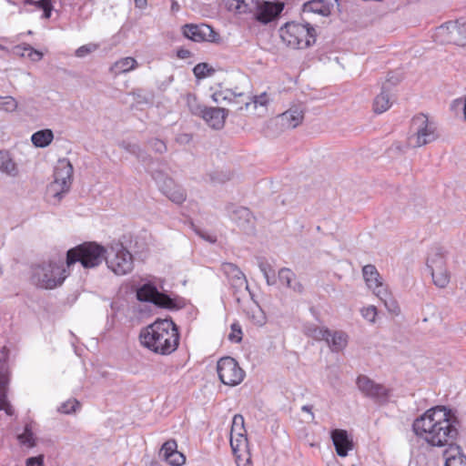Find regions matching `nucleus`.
<instances>
[{
    "mask_svg": "<svg viewBox=\"0 0 466 466\" xmlns=\"http://www.w3.org/2000/svg\"><path fill=\"white\" fill-rule=\"evenodd\" d=\"M457 417L445 406L427 410L413 421L415 435L431 447L449 448L459 435Z\"/></svg>",
    "mask_w": 466,
    "mask_h": 466,
    "instance_id": "obj_1",
    "label": "nucleus"
},
{
    "mask_svg": "<svg viewBox=\"0 0 466 466\" xmlns=\"http://www.w3.org/2000/svg\"><path fill=\"white\" fill-rule=\"evenodd\" d=\"M141 344L154 353L169 355L179 345V331L171 319H157L140 333Z\"/></svg>",
    "mask_w": 466,
    "mask_h": 466,
    "instance_id": "obj_2",
    "label": "nucleus"
},
{
    "mask_svg": "<svg viewBox=\"0 0 466 466\" xmlns=\"http://www.w3.org/2000/svg\"><path fill=\"white\" fill-rule=\"evenodd\" d=\"M279 33L282 43L291 49H305L316 42V30L309 24L288 22Z\"/></svg>",
    "mask_w": 466,
    "mask_h": 466,
    "instance_id": "obj_3",
    "label": "nucleus"
},
{
    "mask_svg": "<svg viewBox=\"0 0 466 466\" xmlns=\"http://www.w3.org/2000/svg\"><path fill=\"white\" fill-rule=\"evenodd\" d=\"M106 248L96 242H85L66 253V264L70 268L76 263H80L85 268H92L99 266L106 258Z\"/></svg>",
    "mask_w": 466,
    "mask_h": 466,
    "instance_id": "obj_4",
    "label": "nucleus"
},
{
    "mask_svg": "<svg viewBox=\"0 0 466 466\" xmlns=\"http://www.w3.org/2000/svg\"><path fill=\"white\" fill-rule=\"evenodd\" d=\"M66 264L63 261H50L35 270L36 285L42 289H52L60 286L69 275Z\"/></svg>",
    "mask_w": 466,
    "mask_h": 466,
    "instance_id": "obj_5",
    "label": "nucleus"
},
{
    "mask_svg": "<svg viewBox=\"0 0 466 466\" xmlns=\"http://www.w3.org/2000/svg\"><path fill=\"white\" fill-rule=\"evenodd\" d=\"M435 126L424 114H418L411 119L410 130L413 134L409 137V143L413 147L424 146L436 138Z\"/></svg>",
    "mask_w": 466,
    "mask_h": 466,
    "instance_id": "obj_6",
    "label": "nucleus"
},
{
    "mask_svg": "<svg viewBox=\"0 0 466 466\" xmlns=\"http://www.w3.org/2000/svg\"><path fill=\"white\" fill-rule=\"evenodd\" d=\"M108 268L116 275H126L133 269V257L131 253L120 243L110 247L107 257L105 258Z\"/></svg>",
    "mask_w": 466,
    "mask_h": 466,
    "instance_id": "obj_7",
    "label": "nucleus"
},
{
    "mask_svg": "<svg viewBox=\"0 0 466 466\" xmlns=\"http://www.w3.org/2000/svg\"><path fill=\"white\" fill-rule=\"evenodd\" d=\"M217 372L220 381L228 386L240 384L245 377L244 370L231 357H223L218 361Z\"/></svg>",
    "mask_w": 466,
    "mask_h": 466,
    "instance_id": "obj_8",
    "label": "nucleus"
},
{
    "mask_svg": "<svg viewBox=\"0 0 466 466\" xmlns=\"http://www.w3.org/2000/svg\"><path fill=\"white\" fill-rule=\"evenodd\" d=\"M73 167L69 161H59L54 173V181L48 187V192L55 198L67 192L72 184Z\"/></svg>",
    "mask_w": 466,
    "mask_h": 466,
    "instance_id": "obj_9",
    "label": "nucleus"
},
{
    "mask_svg": "<svg viewBox=\"0 0 466 466\" xmlns=\"http://www.w3.org/2000/svg\"><path fill=\"white\" fill-rule=\"evenodd\" d=\"M442 42L466 46V23L449 22L441 25L436 33Z\"/></svg>",
    "mask_w": 466,
    "mask_h": 466,
    "instance_id": "obj_10",
    "label": "nucleus"
},
{
    "mask_svg": "<svg viewBox=\"0 0 466 466\" xmlns=\"http://www.w3.org/2000/svg\"><path fill=\"white\" fill-rule=\"evenodd\" d=\"M183 35L194 42L218 43L220 35L213 27L207 24H189L183 27Z\"/></svg>",
    "mask_w": 466,
    "mask_h": 466,
    "instance_id": "obj_11",
    "label": "nucleus"
},
{
    "mask_svg": "<svg viewBox=\"0 0 466 466\" xmlns=\"http://www.w3.org/2000/svg\"><path fill=\"white\" fill-rule=\"evenodd\" d=\"M428 266L431 269L434 284L439 288H444L450 282V275L445 268V262L441 253L435 252L428 258Z\"/></svg>",
    "mask_w": 466,
    "mask_h": 466,
    "instance_id": "obj_12",
    "label": "nucleus"
},
{
    "mask_svg": "<svg viewBox=\"0 0 466 466\" xmlns=\"http://www.w3.org/2000/svg\"><path fill=\"white\" fill-rule=\"evenodd\" d=\"M359 390L367 397H370L377 401H386L389 396V390L382 384L375 383L369 377L360 375L357 379Z\"/></svg>",
    "mask_w": 466,
    "mask_h": 466,
    "instance_id": "obj_13",
    "label": "nucleus"
},
{
    "mask_svg": "<svg viewBox=\"0 0 466 466\" xmlns=\"http://www.w3.org/2000/svg\"><path fill=\"white\" fill-rule=\"evenodd\" d=\"M195 115L201 116L212 128L220 129L225 125L227 111L219 107L197 106L192 110Z\"/></svg>",
    "mask_w": 466,
    "mask_h": 466,
    "instance_id": "obj_14",
    "label": "nucleus"
},
{
    "mask_svg": "<svg viewBox=\"0 0 466 466\" xmlns=\"http://www.w3.org/2000/svg\"><path fill=\"white\" fill-rule=\"evenodd\" d=\"M10 380V372L5 360H0V411L7 416L15 414V409L7 399V390Z\"/></svg>",
    "mask_w": 466,
    "mask_h": 466,
    "instance_id": "obj_15",
    "label": "nucleus"
},
{
    "mask_svg": "<svg viewBox=\"0 0 466 466\" xmlns=\"http://www.w3.org/2000/svg\"><path fill=\"white\" fill-rule=\"evenodd\" d=\"M282 10L281 3L263 2L258 5L255 17L258 22L267 24L275 19Z\"/></svg>",
    "mask_w": 466,
    "mask_h": 466,
    "instance_id": "obj_16",
    "label": "nucleus"
},
{
    "mask_svg": "<svg viewBox=\"0 0 466 466\" xmlns=\"http://www.w3.org/2000/svg\"><path fill=\"white\" fill-rule=\"evenodd\" d=\"M331 439L335 446L336 452L340 457H346L350 451L353 449V441L350 439L344 430H334L331 432Z\"/></svg>",
    "mask_w": 466,
    "mask_h": 466,
    "instance_id": "obj_17",
    "label": "nucleus"
},
{
    "mask_svg": "<svg viewBox=\"0 0 466 466\" xmlns=\"http://www.w3.org/2000/svg\"><path fill=\"white\" fill-rule=\"evenodd\" d=\"M319 339L328 342L333 351L342 350L348 344V336L342 331L330 332L329 329H319Z\"/></svg>",
    "mask_w": 466,
    "mask_h": 466,
    "instance_id": "obj_18",
    "label": "nucleus"
},
{
    "mask_svg": "<svg viewBox=\"0 0 466 466\" xmlns=\"http://www.w3.org/2000/svg\"><path fill=\"white\" fill-rule=\"evenodd\" d=\"M304 117L303 111L293 106L278 116L279 124L285 128H295L301 124Z\"/></svg>",
    "mask_w": 466,
    "mask_h": 466,
    "instance_id": "obj_19",
    "label": "nucleus"
},
{
    "mask_svg": "<svg viewBox=\"0 0 466 466\" xmlns=\"http://www.w3.org/2000/svg\"><path fill=\"white\" fill-rule=\"evenodd\" d=\"M363 278L367 286L373 290L375 295L378 291L383 290L386 287L383 285L380 273L373 265H366L362 268Z\"/></svg>",
    "mask_w": 466,
    "mask_h": 466,
    "instance_id": "obj_20",
    "label": "nucleus"
},
{
    "mask_svg": "<svg viewBox=\"0 0 466 466\" xmlns=\"http://www.w3.org/2000/svg\"><path fill=\"white\" fill-rule=\"evenodd\" d=\"M248 443L244 426V417L237 414L233 417L230 431V445Z\"/></svg>",
    "mask_w": 466,
    "mask_h": 466,
    "instance_id": "obj_21",
    "label": "nucleus"
},
{
    "mask_svg": "<svg viewBox=\"0 0 466 466\" xmlns=\"http://www.w3.org/2000/svg\"><path fill=\"white\" fill-rule=\"evenodd\" d=\"M222 271L227 276L233 287L242 288L247 286V279L244 273L233 263H223Z\"/></svg>",
    "mask_w": 466,
    "mask_h": 466,
    "instance_id": "obj_22",
    "label": "nucleus"
},
{
    "mask_svg": "<svg viewBox=\"0 0 466 466\" xmlns=\"http://www.w3.org/2000/svg\"><path fill=\"white\" fill-rule=\"evenodd\" d=\"M445 466H466V456L460 446L450 445L443 452Z\"/></svg>",
    "mask_w": 466,
    "mask_h": 466,
    "instance_id": "obj_23",
    "label": "nucleus"
},
{
    "mask_svg": "<svg viewBox=\"0 0 466 466\" xmlns=\"http://www.w3.org/2000/svg\"><path fill=\"white\" fill-rule=\"evenodd\" d=\"M235 100L237 103H240L241 105L239 106L236 107V110H243L248 109L249 106H252L253 108H257L258 105L265 106H267L268 102V95L266 93L261 94L260 96H254L252 99H250L249 96H245L243 94H239L238 96H235Z\"/></svg>",
    "mask_w": 466,
    "mask_h": 466,
    "instance_id": "obj_24",
    "label": "nucleus"
},
{
    "mask_svg": "<svg viewBox=\"0 0 466 466\" xmlns=\"http://www.w3.org/2000/svg\"><path fill=\"white\" fill-rule=\"evenodd\" d=\"M237 466H252L248 443L230 445Z\"/></svg>",
    "mask_w": 466,
    "mask_h": 466,
    "instance_id": "obj_25",
    "label": "nucleus"
},
{
    "mask_svg": "<svg viewBox=\"0 0 466 466\" xmlns=\"http://www.w3.org/2000/svg\"><path fill=\"white\" fill-rule=\"evenodd\" d=\"M331 5L326 0H310L303 5L304 13H313L327 16L330 14Z\"/></svg>",
    "mask_w": 466,
    "mask_h": 466,
    "instance_id": "obj_26",
    "label": "nucleus"
},
{
    "mask_svg": "<svg viewBox=\"0 0 466 466\" xmlns=\"http://www.w3.org/2000/svg\"><path fill=\"white\" fill-rule=\"evenodd\" d=\"M247 318L255 325L261 327L267 321V317L263 309L256 303L250 304L246 309Z\"/></svg>",
    "mask_w": 466,
    "mask_h": 466,
    "instance_id": "obj_27",
    "label": "nucleus"
},
{
    "mask_svg": "<svg viewBox=\"0 0 466 466\" xmlns=\"http://www.w3.org/2000/svg\"><path fill=\"white\" fill-rule=\"evenodd\" d=\"M279 280L281 284L286 285L288 288L292 289L294 291L301 293L303 291V286L301 283H295L292 285V281L295 279V274L289 268H283L279 271Z\"/></svg>",
    "mask_w": 466,
    "mask_h": 466,
    "instance_id": "obj_28",
    "label": "nucleus"
},
{
    "mask_svg": "<svg viewBox=\"0 0 466 466\" xmlns=\"http://www.w3.org/2000/svg\"><path fill=\"white\" fill-rule=\"evenodd\" d=\"M54 139L51 129L39 130L32 135L31 141L36 147H47Z\"/></svg>",
    "mask_w": 466,
    "mask_h": 466,
    "instance_id": "obj_29",
    "label": "nucleus"
},
{
    "mask_svg": "<svg viewBox=\"0 0 466 466\" xmlns=\"http://www.w3.org/2000/svg\"><path fill=\"white\" fill-rule=\"evenodd\" d=\"M137 66V60L133 57L127 56L116 61L111 67V70L116 75H120L135 69Z\"/></svg>",
    "mask_w": 466,
    "mask_h": 466,
    "instance_id": "obj_30",
    "label": "nucleus"
},
{
    "mask_svg": "<svg viewBox=\"0 0 466 466\" xmlns=\"http://www.w3.org/2000/svg\"><path fill=\"white\" fill-rule=\"evenodd\" d=\"M0 170L10 176L17 174L16 164L11 158L8 151L0 150Z\"/></svg>",
    "mask_w": 466,
    "mask_h": 466,
    "instance_id": "obj_31",
    "label": "nucleus"
},
{
    "mask_svg": "<svg viewBox=\"0 0 466 466\" xmlns=\"http://www.w3.org/2000/svg\"><path fill=\"white\" fill-rule=\"evenodd\" d=\"M390 106L391 103L390 101L389 94L383 88L380 94H379L373 101V110L375 113L381 114L387 111Z\"/></svg>",
    "mask_w": 466,
    "mask_h": 466,
    "instance_id": "obj_32",
    "label": "nucleus"
},
{
    "mask_svg": "<svg viewBox=\"0 0 466 466\" xmlns=\"http://www.w3.org/2000/svg\"><path fill=\"white\" fill-rule=\"evenodd\" d=\"M14 53L21 56H27L34 61H38L43 56L41 52L25 44L15 46Z\"/></svg>",
    "mask_w": 466,
    "mask_h": 466,
    "instance_id": "obj_33",
    "label": "nucleus"
},
{
    "mask_svg": "<svg viewBox=\"0 0 466 466\" xmlns=\"http://www.w3.org/2000/svg\"><path fill=\"white\" fill-rule=\"evenodd\" d=\"M376 296L384 302L385 307L390 312L394 314H398L400 312V308L397 302L391 298V295L388 291L387 288L383 290L378 291Z\"/></svg>",
    "mask_w": 466,
    "mask_h": 466,
    "instance_id": "obj_34",
    "label": "nucleus"
},
{
    "mask_svg": "<svg viewBox=\"0 0 466 466\" xmlns=\"http://www.w3.org/2000/svg\"><path fill=\"white\" fill-rule=\"evenodd\" d=\"M157 289L150 284H145L137 291V299L140 301L153 302Z\"/></svg>",
    "mask_w": 466,
    "mask_h": 466,
    "instance_id": "obj_35",
    "label": "nucleus"
},
{
    "mask_svg": "<svg viewBox=\"0 0 466 466\" xmlns=\"http://www.w3.org/2000/svg\"><path fill=\"white\" fill-rule=\"evenodd\" d=\"M228 10L235 12L237 14L247 13L248 5L246 0H224Z\"/></svg>",
    "mask_w": 466,
    "mask_h": 466,
    "instance_id": "obj_36",
    "label": "nucleus"
},
{
    "mask_svg": "<svg viewBox=\"0 0 466 466\" xmlns=\"http://www.w3.org/2000/svg\"><path fill=\"white\" fill-rule=\"evenodd\" d=\"M152 303L165 309H173L175 307L174 300L167 295L161 293L158 290L157 291Z\"/></svg>",
    "mask_w": 466,
    "mask_h": 466,
    "instance_id": "obj_37",
    "label": "nucleus"
},
{
    "mask_svg": "<svg viewBox=\"0 0 466 466\" xmlns=\"http://www.w3.org/2000/svg\"><path fill=\"white\" fill-rule=\"evenodd\" d=\"M166 194L171 201L177 204L184 202L186 199L185 192L179 187L168 188L166 190Z\"/></svg>",
    "mask_w": 466,
    "mask_h": 466,
    "instance_id": "obj_38",
    "label": "nucleus"
},
{
    "mask_svg": "<svg viewBox=\"0 0 466 466\" xmlns=\"http://www.w3.org/2000/svg\"><path fill=\"white\" fill-rule=\"evenodd\" d=\"M164 460L172 466H181L186 462L185 455L177 450L172 454H167L166 459Z\"/></svg>",
    "mask_w": 466,
    "mask_h": 466,
    "instance_id": "obj_39",
    "label": "nucleus"
},
{
    "mask_svg": "<svg viewBox=\"0 0 466 466\" xmlns=\"http://www.w3.org/2000/svg\"><path fill=\"white\" fill-rule=\"evenodd\" d=\"M17 438L19 442L26 447H33L35 445L33 432L29 426H25V431L19 434Z\"/></svg>",
    "mask_w": 466,
    "mask_h": 466,
    "instance_id": "obj_40",
    "label": "nucleus"
},
{
    "mask_svg": "<svg viewBox=\"0 0 466 466\" xmlns=\"http://www.w3.org/2000/svg\"><path fill=\"white\" fill-rule=\"evenodd\" d=\"M212 68L207 63H199L193 68V73L197 78H204L212 72Z\"/></svg>",
    "mask_w": 466,
    "mask_h": 466,
    "instance_id": "obj_41",
    "label": "nucleus"
},
{
    "mask_svg": "<svg viewBox=\"0 0 466 466\" xmlns=\"http://www.w3.org/2000/svg\"><path fill=\"white\" fill-rule=\"evenodd\" d=\"M17 103L12 96L0 97V108L6 112H13L16 109Z\"/></svg>",
    "mask_w": 466,
    "mask_h": 466,
    "instance_id": "obj_42",
    "label": "nucleus"
},
{
    "mask_svg": "<svg viewBox=\"0 0 466 466\" xmlns=\"http://www.w3.org/2000/svg\"><path fill=\"white\" fill-rule=\"evenodd\" d=\"M80 403L76 399H71L64 402L59 407V411L65 414H69L75 412L77 408H79Z\"/></svg>",
    "mask_w": 466,
    "mask_h": 466,
    "instance_id": "obj_43",
    "label": "nucleus"
},
{
    "mask_svg": "<svg viewBox=\"0 0 466 466\" xmlns=\"http://www.w3.org/2000/svg\"><path fill=\"white\" fill-rule=\"evenodd\" d=\"M35 7L44 11V17L48 19L51 16L53 5L51 0H36Z\"/></svg>",
    "mask_w": 466,
    "mask_h": 466,
    "instance_id": "obj_44",
    "label": "nucleus"
},
{
    "mask_svg": "<svg viewBox=\"0 0 466 466\" xmlns=\"http://www.w3.org/2000/svg\"><path fill=\"white\" fill-rule=\"evenodd\" d=\"M228 339L232 342H240L242 340V330L238 323L231 325V331L228 334Z\"/></svg>",
    "mask_w": 466,
    "mask_h": 466,
    "instance_id": "obj_45",
    "label": "nucleus"
},
{
    "mask_svg": "<svg viewBox=\"0 0 466 466\" xmlns=\"http://www.w3.org/2000/svg\"><path fill=\"white\" fill-rule=\"evenodd\" d=\"M177 450V443L175 440L167 441L161 447L160 452L164 459H166L167 454H172L175 451Z\"/></svg>",
    "mask_w": 466,
    "mask_h": 466,
    "instance_id": "obj_46",
    "label": "nucleus"
},
{
    "mask_svg": "<svg viewBox=\"0 0 466 466\" xmlns=\"http://www.w3.org/2000/svg\"><path fill=\"white\" fill-rule=\"evenodd\" d=\"M362 317L370 322H374L378 315L377 308L375 306H368L361 309Z\"/></svg>",
    "mask_w": 466,
    "mask_h": 466,
    "instance_id": "obj_47",
    "label": "nucleus"
},
{
    "mask_svg": "<svg viewBox=\"0 0 466 466\" xmlns=\"http://www.w3.org/2000/svg\"><path fill=\"white\" fill-rule=\"evenodd\" d=\"M97 47L98 46L96 44L84 45L76 50V56L78 57H84L86 55L96 51Z\"/></svg>",
    "mask_w": 466,
    "mask_h": 466,
    "instance_id": "obj_48",
    "label": "nucleus"
},
{
    "mask_svg": "<svg viewBox=\"0 0 466 466\" xmlns=\"http://www.w3.org/2000/svg\"><path fill=\"white\" fill-rule=\"evenodd\" d=\"M212 99L215 103H221L223 100H227L228 99L227 94L222 91V90H219V91H217L215 92L213 95H212ZM229 101L232 103V104H236V105H238L239 103H237L235 100V96L233 97V99L229 98Z\"/></svg>",
    "mask_w": 466,
    "mask_h": 466,
    "instance_id": "obj_49",
    "label": "nucleus"
},
{
    "mask_svg": "<svg viewBox=\"0 0 466 466\" xmlns=\"http://www.w3.org/2000/svg\"><path fill=\"white\" fill-rule=\"evenodd\" d=\"M26 466H44V457L39 455L37 457L29 458L26 461Z\"/></svg>",
    "mask_w": 466,
    "mask_h": 466,
    "instance_id": "obj_50",
    "label": "nucleus"
},
{
    "mask_svg": "<svg viewBox=\"0 0 466 466\" xmlns=\"http://www.w3.org/2000/svg\"><path fill=\"white\" fill-rule=\"evenodd\" d=\"M190 56V52L187 49H181L177 51V56L180 58H187Z\"/></svg>",
    "mask_w": 466,
    "mask_h": 466,
    "instance_id": "obj_51",
    "label": "nucleus"
},
{
    "mask_svg": "<svg viewBox=\"0 0 466 466\" xmlns=\"http://www.w3.org/2000/svg\"><path fill=\"white\" fill-rule=\"evenodd\" d=\"M155 147H157V150H159V151H162V150H165V149H166V145H165L162 141H160V140H158V139H156V140H155Z\"/></svg>",
    "mask_w": 466,
    "mask_h": 466,
    "instance_id": "obj_52",
    "label": "nucleus"
},
{
    "mask_svg": "<svg viewBox=\"0 0 466 466\" xmlns=\"http://www.w3.org/2000/svg\"><path fill=\"white\" fill-rule=\"evenodd\" d=\"M135 5L138 8H145L147 5V0H134Z\"/></svg>",
    "mask_w": 466,
    "mask_h": 466,
    "instance_id": "obj_53",
    "label": "nucleus"
},
{
    "mask_svg": "<svg viewBox=\"0 0 466 466\" xmlns=\"http://www.w3.org/2000/svg\"><path fill=\"white\" fill-rule=\"evenodd\" d=\"M301 410L303 411H306V412H309L310 413L312 416H313V413H312V407L311 406H309V405H305L301 408Z\"/></svg>",
    "mask_w": 466,
    "mask_h": 466,
    "instance_id": "obj_54",
    "label": "nucleus"
},
{
    "mask_svg": "<svg viewBox=\"0 0 466 466\" xmlns=\"http://www.w3.org/2000/svg\"><path fill=\"white\" fill-rule=\"evenodd\" d=\"M35 2H36V0H25L24 4L25 5H33L35 6Z\"/></svg>",
    "mask_w": 466,
    "mask_h": 466,
    "instance_id": "obj_55",
    "label": "nucleus"
},
{
    "mask_svg": "<svg viewBox=\"0 0 466 466\" xmlns=\"http://www.w3.org/2000/svg\"><path fill=\"white\" fill-rule=\"evenodd\" d=\"M463 115H464V118L466 120V96H465V98H464Z\"/></svg>",
    "mask_w": 466,
    "mask_h": 466,
    "instance_id": "obj_56",
    "label": "nucleus"
},
{
    "mask_svg": "<svg viewBox=\"0 0 466 466\" xmlns=\"http://www.w3.org/2000/svg\"><path fill=\"white\" fill-rule=\"evenodd\" d=\"M0 50H7L2 44H0Z\"/></svg>",
    "mask_w": 466,
    "mask_h": 466,
    "instance_id": "obj_57",
    "label": "nucleus"
},
{
    "mask_svg": "<svg viewBox=\"0 0 466 466\" xmlns=\"http://www.w3.org/2000/svg\"><path fill=\"white\" fill-rule=\"evenodd\" d=\"M151 466H158L157 463H152Z\"/></svg>",
    "mask_w": 466,
    "mask_h": 466,
    "instance_id": "obj_58",
    "label": "nucleus"
}]
</instances>
